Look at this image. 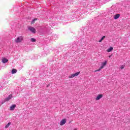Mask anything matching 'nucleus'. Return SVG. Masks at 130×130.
<instances>
[{
    "instance_id": "1a4fd4ad",
    "label": "nucleus",
    "mask_w": 130,
    "mask_h": 130,
    "mask_svg": "<svg viewBox=\"0 0 130 130\" xmlns=\"http://www.w3.org/2000/svg\"><path fill=\"white\" fill-rule=\"evenodd\" d=\"M16 108V105H13L10 107V110H14Z\"/></svg>"
},
{
    "instance_id": "f03ea898",
    "label": "nucleus",
    "mask_w": 130,
    "mask_h": 130,
    "mask_svg": "<svg viewBox=\"0 0 130 130\" xmlns=\"http://www.w3.org/2000/svg\"><path fill=\"white\" fill-rule=\"evenodd\" d=\"M28 29L29 31H30V32H31L32 33H34V34L36 33V29H35V28H34V27L33 26H29L28 27Z\"/></svg>"
},
{
    "instance_id": "9d476101",
    "label": "nucleus",
    "mask_w": 130,
    "mask_h": 130,
    "mask_svg": "<svg viewBox=\"0 0 130 130\" xmlns=\"http://www.w3.org/2000/svg\"><path fill=\"white\" fill-rule=\"evenodd\" d=\"M113 50V47H110V48L108 49L107 51V52H110L111 51H112Z\"/></svg>"
},
{
    "instance_id": "f257e3e1",
    "label": "nucleus",
    "mask_w": 130,
    "mask_h": 130,
    "mask_svg": "<svg viewBox=\"0 0 130 130\" xmlns=\"http://www.w3.org/2000/svg\"><path fill=\"white\" fill-rule=\"evenodd\" d=\"M23 36H20L19 37H18L17 39L15 40V42H16V43H20L23 41Z\"/></svg>"
},
{
    "instance_id": "a211bd4d",
    "label": "nucleus",
    "mask_w": 130,
    "mask_h": 130,
    "mask_svg": "<svg viewBox=\"0 0 130 130\" xmlns=\"http://www.w3.org/2000/svg\"><path fill=\"white\" fill-rule=\"evenodd\" d=\"M120 69H121V70H123V69H124V66H121Z\"/></svg>"
},
{
    "instance_id": "423d86ee",
    "label": "nucleus",
    "mask_w": 130,
    "mask_h": 130,
    "mask_svg": "<svg viewBox=\"0 0 130 130\" xmlns=\"http://www.w3.org/2000/svg\"><path fill=\"white\" fill-rule=\"evenodd\" d=\"M107 63V61H105V62L102 63V66L101 67V69H103L105 66H106Z\"/></svg>"
},
{
    "instance_id": "dca6fc26",
    "label": "nucleus",
    "mask_w": 130,
    "mask_h": 130,
    "mask_svg": "<svg viewBox=\"0 0 130 130\" xmlns=\"http://www.w3.org/2000/svg\"><path fill=\"white\" fill-rule=\"evenodd\" d=\"M75 75L74 74H72L71 76H69V79H72L73 78H74Z\"/></svg>"
},
{
    "instance_id": "ddd939ff",
    "label": "nucleus",
    "mask_w": 130,
    "mask_h": 130,
    "mask_svg": "<svg viewBox=\"0 0 130 130\" xmlns=\"http://www.w3.org/2000/svg\"><path fill=\"white\" fill-rule=\"evenodd\" d=\"M30 41H31V42H36V40L35 39H34V38H31V39H30Z\"/></svg>"
},
{
    "instance_id": "f3484780",
    "label": "nucleus",
    "mask_w": 130,
    "mask_h": 130,
    "mask_svg": "<svg viewBox=\"0 0 130 130\" xmlns=\"http://www.w3.org/2000/svg\"><path fill=\"white\" fill-rule=\"evenodd\" d=\"M102 69L100 67V68L99 70H95L94 72H100Z\"/></svg>"
},
{
    "instance_id": "0eeeda50",
    "label": "nucleus",
    "mask_w": 130,
    "mask_h": 130,
    "mask_svg": "<svg viewBox=\"0 0 130 130\" xmlns=\"http://www.w3.org/2000/svg\"><path fill=\"white\" fill-rule=\"evenodd\" d=\"M8 61H9V59H8L6 58H4L2 59V62L3 63H6V62H8Z\"/></svg>"
},
{
    "instance_id": "4468645a",
    "label": "nucleus",
    "mask_w": 130,
    "mask_h": 130,
    "mask_svg": "<svg viewBox=\"0 0 130 130\" xmlns=\"http://www.w3.org/2000/svg\"><path fill=\"white\" fill-rule=\"evenodd\" d=\"M74 74V76L75 77H77L78 76H79V75H80V72H77V73H76L75 74Z\"/></svg>"
},
{
    "instance_id": "7ed1b4c3",
    "label": "nucleus",
    "mask_w": 130,
    "mask_h": 130,
    "mask_svg": "<svg viewBox=\"0 0 130 130\" xmlns=\"http://www.w3.org/2000/svg\"><path fill=\"white\" fill-rule=\"evenodd\" d=\"M67 122V119H63L60 122V125H64Z\"/></svg>"
},
{
    "instance_id": "6e6552de",
    "label": "nucleus",
    "mask_w": 130,
    "mask_h": 130,
    "mask_svg": "<svg viewBox=\"0 0 130 130\" xmlns=\"http://www.w3.org/2000/svg\"><path fill=\"white\" fill-rule=\"evenodd\" d=\"M120 17V14H117L114 16V20H116L117 19H118Z\"/></svg>"
},
{
    "instance_id": "20e7f679",
    "label": "nucleus",
    "mask_w": 130,
    "mask_h": 130,
    "mask_svg": "<svg viewBox=\"0 0 130 130\" xmlns=\"http://www.w3.org/2000/svg\"><path fill=\"white\" fill-rule=\"evenodd\" d=\"M102 97H103V94H98L97 97L95 98V100L96 101L100 100V99H101Z\"/></svg>"
},
{
    "instance_id": "aec40b11",
    "label": "nucleus",
    "mask_w": 130,
    "mask_h": 130,
    "mask_svg": "<svg viewBox=\"0 0 130 130\" xmlns=\"http://www.w3.org/2000/svg\"><path fill=\"white\" fill-rule=\"evenodd\" d=\"M102 42V40H101V39L99 41V42Z\"/></svg>"
},
{
    "instance_id": "2eb2a0df",
    "label": "nucleus",
    "mask_w": 130,
    "mask_h": 130,
    "mask_svg": "<svg viewBox=\"0 0 130 130\" xmlns=\"http://www.w3.org/2000/svg\"><path fill=\"white\" fill-rule=\"evenodd\" d=\"M35 21H37V18H35L32 21H31V24H34L35 23Z\"/></svg>"
},
{
    "instance_id": "9b49d317",
    "label": "nucleus",
    "mask_w": 130,
    "mask_h": 130,
    "mask_svg": "<svg viewBox=\"0 0 130 130\" xmlns=\"http://www.w3.org/2000/svg\"><path fill=\"white\" fill-rule=\"evenodd\" d=\"M17 73V70L15 69H13L12 71V74H16Z\"/></svg>"
},
{
    "instance_id": "39448f33",
    "label": "nucleus",
    "mask_w": 130,
    "mask_h": 130,
    "mask_svg": "<svg viewBox=\"0 0 130 130\" xmlns=\"http://www.w3.org/2000/svg\"><path fill=\"white\" fill-rule=\"evenodd\" d=\"M13 97L12 94H10L8 98L5 99V101H10L11 99H12V98Z\"/></svg>"
},
{
    "instance_id": "6ab92c4d",
    "label": "nucleus",
    "mask_w": 130,
    "mask_h": 130,
    "mask_svg": "<svg viewBox=\"0 0 130 130\" xmlns=\"http://www.w3.org/2000/svg\"><path fill=\"white\" fill-rule=\"evenodd\" d=\"M104 38H105V36H103L101 39V40H104Z\"/></svg>"
},
{
    "instance_id": "f8f14e48",
    "label": "nucleus",
    "mask_w": 130,
    "mask_h": 130,
    "mask_svg": "<svg viewBox=\"0 0 130 130\" xmlns=\"http://www.w3.org/2000/svg\"><path fill=\"white\" fill-rule=\"evenodd\" d=\"M11 125V122L8 123L6 126L5 128H8Z\"/></svg>"
}]
</instances>
